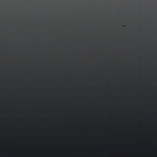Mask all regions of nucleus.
Wrapping results in <instances>:
<instances>
[{
  "mask_svg": "<svg viewBox=\"0 0 157 157\" xmlns=\"http://www.w3.org/2000/svg\"><path fill=\"white\" fill-rule=\"evenodd\" d=\"M122 27H124L125 25H122Z\"/></svg>",
  "mask_w": 157,
  "mask_h": 157,
  "instance_id": "f257e3e1",
  "label": "nucleus"
}]
</instances>
